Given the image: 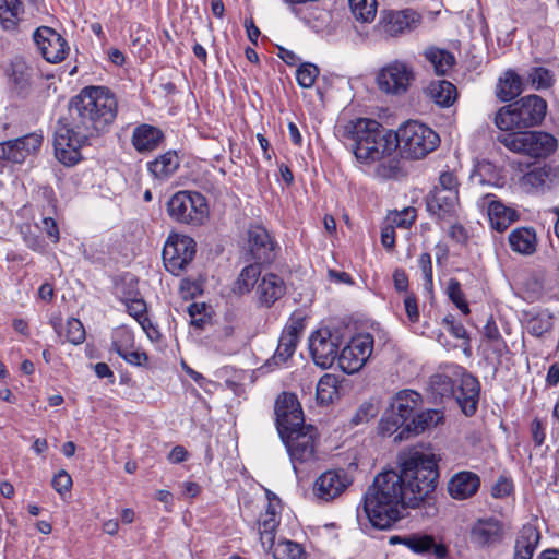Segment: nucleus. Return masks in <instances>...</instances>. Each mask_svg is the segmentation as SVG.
I'll use <instances>...</instances> for the list:
<instances>
[{
	"label": "nucleus",
	"instance_id": "nucleus-8",
	"mask_svg": "<svg viewBox=\"0 0 559 559\" xmlns=\"http://www.w3.org/2000/svg\"><path fill=\"white\" fill-rule=\"evenodd\" d=\"M289 454L293 467L296 473L302 465H311L317 462V448L319 435L316 427L305 425L280 435Z\"/></svg>",
	"mask_w": 559,
	"mask_h": 559
},
{
	"label": "nucleus",
	"instance_id": "nucleus-23",
	"mask_svg": "<svg viewBox=\"0 0 559 559\" xmlns=\"http://www.w3.org/2000/svg\"><path fill=\"white\" fill-rule=\"evenodd\" d=\"M286 294L284 280L275 273H265L261 276L257 287L255 296L259 307L271 308Z\"/></svg>",
	"mask_w": 559,
	"mask_h": 559
},
{
	"label": "nucleus",
	"instance_id": "nucleus-42",
	"mask_svg": "<svg viewBox=\"0 0 559 559\" xmlns=\"http://www.w3.org/2000/svg\"><path fill=\"white\" fill-rule=\"evenodd\" d=\"M526 80L536 91L550 90L556 83L554 72L544 67L531 68Z\"/></svg>",
	"mask_w": 559,
	"mask_h": 559
},
{
	"label": "nucleus",
	"instance_id": "nucleus-60",
	"mask_svg": "<svg viewBox=\"0 0 559 559\" xmlns=\"http://www.w3.org/2000/svg\"><path fill=\"white\" fill-rule=\"evenodd\" d=\"M128 364L133 366H145L148 361V356L145 352H141L138 349H128L121 356Z\"/></svg>",
	"mask_w": 559,
	"mask_h": 559
},
{
	"label": "nucleus",
	"instance_id": "nucleus-12",
	"mask_svg": "<svg viewBox=\"0 0 559 559\" xmlns=\"http://www.w3.org/2000/svg\"><path fill=\"white\" fill-rule=\"evenodd\" d=\"M373 336L369 333L358 334L340 352V368L348 374L359 371L373 349Z\"/></svg>",
	"mask_w": 559,
	"mask_h": 559
},
{
	"label": "nucleus",
	"instance_id": "nucleus-41",
	"mask_svg": "<svg viewBox=\"0 0 559 559\" xmlns=\"http://www.w3.org/2000/svg\"><path fill=\"white\" fill-rule=\"evenodd\" d=\"M338 396V379L335 374L325 373L317 384V401L329 405Z\"/></svg>",
	"mask_w": 559,
	"mask_h": 559
},
{
	"label": "nucleus",
	"instance_id": "nucleus-45",
	"mask_svg": "<svg viewBox=\"0 0 559 559\" xmlns=\"http://www.w3.org/2000/svg\"><path fill=\"white\" fill-rule=\"evenodd\" d=\"M298 344V340L292 336H288L284 333L281 334L277 348L271 358V361L275 366L284 365L289 358L293 357L296 347Z\"/></svg>",
	"mask_w": 559,
	"mask_h": 559
},
{
	"label": "nucleus",
	"instance_id": "nucleus-38",
	"mask_svg": "<svg viewBox=\"0 0 559 559\" xmlns=\"http://www.w3.org/2000/svg\"><path fill=\"white\" fill-rule=\"evenodd\" d=\"M260 275V263L257 262L245 266L234 283L233 292L240 296L249 294L254 287H257L261 278Z\"/></svg>",
	"mask_w": 559,
	"mask_h": 559
},
{
	"label": "nucleus",
	"instance_id": "nucleus-16",
	"mask_svg": "<svg viewBox=\"0 0 559 559\" xmlns=\"http://www.w3.org/2000/svg\"><path fill=\"white\" fill-rule=\"evenodd\" d=\"M347 473L343 469H330L322 473L314 481L312 491L316 498L330 502L340 497L350 485Z\"/></svg>",
	"mask_w": 559,
	"mask_h": 559
},
{
	"label": "nucleus",
	"instance_id": "nucleus-9",
	"mask_svg": "<svg viewBox=\"0 0 559 559\" xmlns=\"http://www.w3.org/2000/svg\"><path fill=\"white\" fill-rule=\"evenodd\" d=\"M167 213L179 224L201 226L209 217L205 197L197 191H178L167 202Z\"/></svg>",
	"mask_w": 559,
	"mask_h": 559
},
{
	"label": "nucleus",
	"instance_id": "nucleus-59",
	"mask_svg": "<svg viewBox=\"0 0 559 559\" xmlns=\"http://www.w3.org/2000/svg\"><path fill=\"white\" fill-rule=\"evenodd\" d=\"M443 324L447 330L456 338H463L468 341L467 331L461 322H457L453 316H447L443 319Z\"/></svg>",
	"mask_w": 559,
	"mask_h": 559
},
{
	"label": "nucleus",
	"instance_id": "nucleus-37",
	"mask_svg": "<svg viewBox=\"0 0 559 559\" xmlns=\"http://www.w3.org/2000/svg\"><path fill=\"white\" fill-rule=\"evenodd\" d=\"M429 97L441 107L451 106L456 99V87L449 81L431 82L427 88Z\"/></svg>",
	"mask_w": 559,
	"mask_h": 559
},
{
	"label": "nucleus",
	"instance_id": "nucleus-6",
	"mask_svg": "<svg viewBox=\"0 0 559 559\" xmlns=\"http://www.w3.org/2000/svg\"><path fill=\"white\" fill-rule=\"evenodd\" d=\"M395 152L407 159H420L433 152L440 144L438 133L428 126L407 121L394 132Z\"/></svg>",
	"mask_w": 559,
	"mask_h": 559
},
{
	"label": "nucleus",
	"instance_id": "nucleus-63",
	"mask_svg": "<svg viewBox=\"0 0 559 559\" xmlns=\"http://www.w3.org/2000/svg\"><path fill=\"white\" fill-rule=\"evenodd\" d=\"M404 307L409 321L413 323L417 322L419 320V309L414 294L406 295L404 299Z\"/></svg>",
	"mask_w": 559,
	"mask_h": 559
},
{
	"label": "nucleus",
	"instance_id": "nucleus-57",
	"mask_svg": "<svg viewBox=\"0 0 559 559\" xmlns=\"http://www.w3.org/2000/svg\"><path fill=\"white\" fill-rule=\"evenodd\" d=\"M432 190H439L440 192L459 195V180L452 171H443L439 176L438 185Z\"/></svg>",
	"mask_w": 559,
	"mask_h": 559
},
{
	"label": "nucleus",
	"instance_id": "nucleus-33",
	"mask_svg": "<svg viewBox=\"0 0 559 559\" xmlns=\"http://www.w3.org/2000/svg\"><path fill=\"white\" fill-rule=\"evenodd\" d=\"M508 242L513 252L530 257L537 251L538 238L533 227H518L509 234Z\"/></svg>",
	"mask_w": 559,
	"mask_h": 559
},
{
	"label": "nucleus",
	"instance_id": "nucleus-26",
	"mask_svg": "<svg viewBox=\"0 0 559 559\" xmlns=\"http://www.w3.org/2000/svg\"><path fill=\"white\" fill-rule=\"evenodd\" d=\"M249 250L258 263H271L275 259V242L262 226L249 230Z\"/></svg>",
	"mask_w": 559,
	"mask_h": 559
},
{
	"label": "nucleus",
	"instance_id": "nucleus-35",
	"mask_svg": "<svg viewBox=\"0 0 559 559\" xmlns=\"http://www.w3.org/2000/svg\"><path fill=\"white\" fill-rule=\"evenodd\" d=\"M180 159L175 151H168L147 163L148 173L157 180H168L179 168Z\"/></svg>",
	"mask_w": 559,
	"mask_h": 559
},
{
	"label": "nucleus",
	"instance_id": "nucleus-10",
	"mask_svg": "<svg viewBox=\"0 0 559 559\" xmlns=\"http://www.w3.org/2000/svg\"><path fill=\"white\" fill-rule=\"evenodd\" d=\"M197 243L186 235H170L163 249V262L173 275H181L193 261Z\"/></svg>",
	"mask_w": 559,
	"mask_h": 559
},
{
	"label": "nucleus",
	"instance_id": "nucleus-4",
	"mask_svg": "<svg viewBox=\"0 0 559 559\" xmlns=\"http://www.w3.org/2000/svg\"><path fill=\"white\" fill-rule=\"evenodd\" d=\"M547 112V102L538 95H527L502 106L495 115L496 127L506 132L539 126Z\"/></svg>",
	"mask_w": 559,
	"mask_h": 559
},
{
	"label": "nucleus",
	"instance_id": "nucleus-32",
	"mask_svg": "<svg viewBox=\"0 0 559 559\" xmlns=\"http://www.w3.org/2000/svg\"><path fill=\"white\" fill-rule=\"evenodd\" d=\"M524 91L522 76L513 69L506 70L498 79L495 88L496 97L503 102L514 100Z\"/></svg>",
	"mask_w": 559,
	"mask_h": 559
},
{
	"label": "nucleus",
	"instance_id": "nucleus-28",
	"mask_svg": "<svg viewBox=\"0 0 559 559\" xmlns=\"http://www.w3.org/2000/svg\"><path fill=\"white\" fill-rule=\"evenodd\" d=\"M164 140V132L148 123L135 127L131 136L132 146L139 154H147L157 150Z\"/></svg>",
	"mask_w": 559,
	"mask_h": 559
},
{
	"label": "nucleus",
	"instance_id": "nucleus-14",
	"mask_svg": "<svg viewBox=\"0 0 559 559\" xmlns=\"http://www.w3.org/2000/svg\"><path fill=\"white\" fill-rule=\"evenodd\" d=\"M309 349L314 364L323 369L333 365L338 359V336L328 329L316 331L309 338Z\"/></svg>",
	"mask_w": 559,
	"mask_h": 559
},
{
	"label": "nucleus",
	"instance_id": "nucleus-24",
	"mask_svg": "<svg viewBox=\"0 0 559 559\" xmlns=\"http://www.w3.org/2000/svg\"><path fill=\"white\" fill-rule=\"evenodd\" d=\"M420 20V15L413 10L383 11L381 15L383 32L392 37L414 29Z\"/></svg>",
	"mask_w": 559,
	"mask_h": 559
},
{
	"label": "nucleus",
	"instance_id": "nucleus-21",
	"mask_svg": "<svg viewBox=\"0 0 559 559\" xmlns=\"http://www.w3.org/2000/svg\"><path fill=\"white\" fill-rule=\"evenodd\" d=\"M480 206L487 210L491 228L499 233L504 231L512 223L519 219L518 212L497 200L493 194L484 195Z\"/></svg>",
	"mask_w": 559,
	"mask_h": 559
},
{
	"label": "nucleus",
	"instance_id": "nucleus-31",
	"mask_svg": "<svg viewBox=\"0 0 559 559\" xmlns=\"http://www.w3.org/2000/svg\"><path fill=\"white\" fill-rule=\"evenodd\" d=\"M403 545L416 554L431 555L436 559H444L448 556L447 546L437 544L433 536L427 534H412L405 536Z\"/></svg>",
	"mask_w": 559,
	"mask_h": 559
},
{
	"label": "nucleus",
	"instance_id": "nucleus-19",
	"mask_svg": "<svg viewBox=\"0 0 559 559\" xmlns=\"http://www.w3.org/2000/svg\"><path fill=\"white\" fill-rule=\"evenodd\" d=\"M41 144L43 136L36 133L2 142L0 143V159L21 164L28 155L37 152Z\"/></svg>",
	"mask_w": 559,
	"mask_h": 559
},
{
	"label": "nucleus",
	"instance_id": "nucleus-20",
	"mask_svg": "<svg viewBox=\"0 0 559 559\" xmlns=\"http://www.w3.org/2000/svg\"><path fill=\"white\" fill-rule=\"evenodd\" d=\"M426 207L429 214L437 221L453 223L457 218L460 209L459 195L452 192L443 193L432 190L426 197Z\"/></svg>",
	"mask_w": 559,
	"mask_h": 559
},
{
	"label": "nucleus",
	"instance_id": "nucleus-40",
	"mask_svg": "<svg viewBox=\"0 0 559 559\" xmlns=\"http://www.w3.org/2000/svg\"><path fill=\"white\" fill-rule=\"evenodd\" d=\"M425 57L439 75H445L455 64L454 56L444 49L430 47L425 51Z\"/></svg>",
	"mask_w": 559,
	"mask_h": 559
},
{
	"label": "nucleus",
	"instance_id": "nucleus-43",
	"mask_svg": "<svg viewBox=\"0 0 559 559\" xmlns=\"http://www.w3.org/2000/svg\"><path fill=\"white\" fill-rule=\"evenodd\" d=\"M349 8L355 20L362 23H371L377 14V0H348Z\"/></svg>",
	"mask_w": 559,
	"mask_h": 559
},
{
	"label": "nucleus",
	"instance_id": "nucleus-64",
	"mask_svg": "<svg viewBox=\"0 0 559 559\" xmlns=\"http://www.w3.org/2000/svg\"><path fill=\"white\" fill-rule=\"evenodd\" d=\"M43 230L49 237L53 243H58L60 240V233L57 222L51 217H45L43 219Z\"/></svg>",
	"mask_w": 559,
	"mask_h": 559
},
{
	"label": "nucleus",
	"instance_id": "nucleus-7",
	"mask_svg": "<svg viewBox=\"0 0 559 559\" xmlns=\"http://www.w3.org/2000/svg\"><path fill=\"white\" fill-rule=\"evenodd\" d=\"M497 141L509 151L532 158H546L558 146L557 139L550 133L543 131L499 134Z\"/></svg>",
	"mask_w": 559,
	"mask_h": 559
},
{
	"label": "nucleus",
	"instance_id": "nucleus-17",
	"mask_svg": "<svg viewBox=\"0 0 559 559\" xmlns=\"http://www.w3.org/2000/svg\"><path fill=\"white\" fill-rule=\"evenodd\" d=\"M480 383L476 377L462 367L452 397L466 416H473L478 407Z\"/></svg>",
	"mask_w": 559,
	"mask_h": 559
},
{
	"label": "nucleus",
	"instance_id": "nucleus-2",
	"mask_svg": "<svg viewBox=\"0 0 559 559\" xmlns=\"http://www.w3.org/2000/svg\"><path fill=\"white\" fill-rule=\"evenodd\" d=\"M71 121H59L55 131L56 158L66 166L82 159L81 148L106 132L118 114L116 95L105 86H86L70 102Z\"/></svg>",
	"mask_w": 559,
	"mask_h": 559
},
{
	"label": "nucleus",
	"instance_id": "nucleus-11",
	"mask_svg": "<svg viewBox=\"0 0 559 559\" xmlns=\"http://www.w3.org/2000/svg\"><path fill=\"white\" fill-rule=\"evenodd\" d=\"M414 80L415 73L412 66L400 60L385 64L377 75L379 90L394 96L406 94Z\"/></svg>",
	"mask_w": 559,
	"mask_h": 559
},
{
	"label": "nucleus",
	"instance_id": "nucleus-47",
	"mask_svg": "<svg viewBox=\"0 0 559 559\" xmlns=\"http://www.w3.org/2000/svg\"><path fill=\"white\" fill-rule=\"evenodd\" d=\"M380 412V401L371 397L359 405L352 418V424L360 425L370 421Z\"/></svg>",
	"mask_w": 559,
	"mask_h": 559
},
{
	"label": "nucleus",
	"instance_id": "nucleus-49",
	"mask_svg": "<svg viewBox=\"0 0 559 559\" xmlns=\"http://www.w3.org/2000/svg\"><path fill=\"white\" fill-rule=\"evenodd\" d=\"M133 346L134 336L129 330L119 328L114 332L111 349L115 350L119 356H121L128 349L133 348Z\"/></svg>",
	"mask_w": 559,
	"mask_h": 559
},
{
	"label": "nucleus",
	"instance_id": "nucleus-29",
	"mask_svg": "<svg viewBox=\"0 0 559 559\" xmlns=\"http://www.w3.org/2000/svg\"><path fill=\"white\" fill-rule=\"evenodd\" d=\"M423 405L421 395L413 390H402L397 392L391 403V411L395 413L406 426L420 411Z\"/></svg>",
	"mask_w": 559,
	"mask_h": 559
},
{
	"label": "nucleus",
	"instance_id": "nucleus-34",
	"mask_svg": "<svg viewBox=\"0 0 559 559\" xmlns=\"http://www.w3.org/2000/svg\"><path fill=\"white\" fill-rule=\"evenodd\" d=\"M552 181V169L549 166L535 167L524 174L520 179V186L527 193L544 192Z\"/></svg>",
	"mask_w": 559,
	"mask_h": 559
},
{
	"label": "nucleus",
	"instance_id": "nucleus-46",
	"mask_svg": "<svg viewBox=\"0 0 559 559\" xmlns=\"http://www.w3.org/2000/svg\"><path fill=\"white\" fill-rule=\"evenodd\" d=\"M539 531L532 524L523 525L515 539V548H527L535 551L539 544Z\"/></svg>",
	"mask_w": 559,
	"mask_h": 559
},
{
	"label": "nucleus",
	"instance_id": "nucleus-62",
	"mask_svg": "<svg viewBox=\"0 0 559 559\" xmlns=\"http://www.w3.org/2000/svg\"><path fill=\"white\" fill-rule=\"evenodd\" d=\"M71 486H72V478H71V476L66 471H60L52 478V487L59 493H63L66 491H69Z\"/></svg>",
	"mask_w": 559,
	"mask_h": 559
},
{
	"label": "nucleus",
	"instance_id": "nucleus-44",
	"mask_svg": "<svg viewBox=\"0 0 559 559\" xmlns=\"http://www.w3.org/2000/svg\"><path fill=\"white\" fill-rule=\"evenodd\" d=\"M406 427L404 423L391 408L386 409L378 425V431L382 437L400 436L403 428Z\"/></svg>",
	"mask_w": 559,
	"mask_h": 559
},
{
	"label": "nucleus",
	"instance_id": "nucleus-36",
	"mask_svg": "<svg viewBox=\"0 0 559 559\" xmlns=\"http://www.w3.org/2000/svg\"><path fill=\"white\" fill-rule=\"evenodd\" d=\"M290 12L317 32L323 29L330 20V13L313 3L292 9Z\"/></svg>",
	"mask_w": 559,
	"mask_h": 559
},
{
	"label": "nucleus",
	"instance_id": "nucleus-1",
	"mask_svg": "<svg viewBox=\"0 0 559 559\" xmlns=\"http://www.w3.org/2000/svg\"><path fill=\"white\" fill-rule=\"evenodd\" d=\"M438 463L419 451L401 457L400 471L379 474L364 496V511L372 527L390 530L405 508L419 507L437 487Z\"/></svg>",
	"mask_w": 559,
	"mask_h": 559
},
{
	"label": "nucleus",
	"instance_id": "nucleus-39",
	"mask_svg": "<svg viewBox=\"0 0 559 559\" xmlns=\"http://www.w3.org/2000/svg\"><path fill=\"white\" fill-rule=\"evenodd\" d=\"M21 0H0V24L7 31H14L21 20Z\"/></svg>",
	"mask_w": 559,
	"mask_h": 559
},
{
	"label": "nucleus",
	"instance_id": "nucleus-56",
	"mask_svg": "<svg viewBox=\"0 0 559 559\" xmlns=\"http://www.w3.org/2000/svg\"><path fill=\"white\" fill-rule=\"evenodd\" d=\"M306 318L300 312H294L288 319L286 325L284 326L282 333L297 338L299 337L305 329Z\"/></svg>",
	"mask_w": 559,
	"mask_h": 559
},
{
	"label": "nucleus",
	"instance_id": "nucleus-13",
	"mask_svg": "<svg viewBox=\"0 0 559 559\" xmlns=\"http://www.w3.org/2000/svg\"><path fill=\"white\" fill-rule=\"evenodd\" d=\"M33 39L47 62L59 63L68 56L69 46L67 40L51 27H38L33 34Z\"/></svg>",
	"mask_w": 559,
	"mask_h": 559
},
{
	"label": "nucleus",
	"instance_id": "nucleus-18",
	"mask_svg": "<svg viewBox=\"0 0 559 559\" xmlns=\"http://www.w3.org/2000/svg\"><path fill=\"white\" fill-rule=\"evenodd\" d=\"M504 525L497 518L478 519L471 527V543L480 548L500 544L504 538Z\"/></svg>",
	"mask_w": 559,
	"mask_h": 559
},
{
	"label": "nucleus",
	"instance_id": "nucleus-52",
	"mask_svg": "<svg viewBox=\"0 0 559 559\" xmlns=\"http://www.w3.org/2000/svg\"><path fill=\"white\" fill-rule=\"evenodd\" d=\"M318 75L319 69L316 64L304 63L298 68L296 79L301 87L309 88L314 84Z\"/></svg>",
	"mask_w": 559,
	"mask_h": 559
},
{
	"label": "nucleus",
	"instance_id": "nucleus-3",
	"mask_svg": "<svg viewBox=\"0 0 559 559\" xmlns=\"http://www.w3.org/2000/svg\"><path fill=\"white\" fill-rule=\"evenodd\" d=\"M357 160L371 164L395 152L394 132L374 119L359 118L346 126Z\"/></svg>",
	"mask_w": 559,
	"mask_h": 559
},
{
	"label": "nucleus",
	"instance_id": "nucleus-61",
	"mask_svg": "<svg viewBox=\"0 0 559 559\" xmlns=\"http://www.w3.org/2000/svg\"><path fill=\"white\" fill-rule=\"evenodd\" d=\"M418 264L424 275L426 285L432 286V260L431 255L424 252L419 255Z\"/></svg>",
	"mask_w": 559,
	"mask_h": 559
},
{
	"label": "nucleus",
	"instance_id": "nucleus-25",
	"mask_svg": "<svg viewBox=\"0 0 559 559\" xmlns=\"http://www.w3.org/2000/svg\"><path fill=\"white\" fill-rule=\"evenodd\" d=\"M460 374H462V367L455 364L444 365L432 374L429 380V390L435 399H451Z\"/></svg>",
	"mask_w": 559,
	"mask_h": 559
},
{
	"label": "nucleus",
	"instance_id": "nucleus-22",
	"mask_svg": "<svg viewBox=\"0 0 559 559\" xmlns=\"http://www.w3.org/2000/svg\"><path fill=\"white\" fill-rule=\"evenodd\" d=\"M10 93L19 98H26L29 95L33 83V70L21 58L11 61L7 69Z\"/></svg>",
	"mask_w": 559,
	"mask_h": 559
},
{
	"label": "nucleus",
	"instance_id": "nucleus-58",
	"mask_svg": "<svg viewBox=\"0 0 559 559\" xmlns=\"http://www.w3.org/2000/svg\"><path fill=\"white\" fill-rule=\"evenodd\" d=\"M513 491V483L506 476H500L491 488V496L496 499H503Z\"/></svg>",
	"mask_w": 559,
	"mask_h": 559
},
{
	"label": "nucleus",
	"instance_id": "nucleus-53",
	"mask_svg": "<svg viewBox=\"0 0 559 559\" xmlns=\"http://www.w3.org/2000/svg\"><path fill=\"white\" fill-rule=\"evenodd\" d=\"M66 338L74 345L82 344L85 341V329L79 319H68Z\"/></svg>",
	"mask_w": 559,
	"mask_h": 559
},
{
	"label": "nucleus",
	"instance_id": "nucleus-54",
	"mask_svg": "<svg viewBox=\"0 0 559 559\" xmlns=\"http://www.w3.org/2000/svg\"><path fill=\"white\" fill-rule=\"evenodd\" d=\"M127 310L143 328L146 330V323H150V319L146 316V304L143 299H131L127 302Z\"/></svg>",
	"mask_w": 559,
	"mask_h": 559
},
{
	"label": "nucleus",
	"instance_id": "nucleus-50",
	"mask_svg": "<svg viewBox=\"0 0 559 559\" xmlns=\"http://www.w3.org/2000/svg\"><path fill=\"white\" fill-rule=\"evenodd\" d=\"M450 300L464 313H469L468 304L465 300V294L461 288V283L456 278H450L447 287Z\"/></svg>",
	"mask_w": 559,
	"mask_h": 559
},
{
	"label": "nucleus",
	"instance_id": "nucleus-51",
	"mask_svg": "<svg viewBox=\"0 0 559 559\" xmlns=\"http://www.w3.org/2000/svg\"><path fill=\"white\" fill-rule=\"evenodd\" d=\"M484 335L488 341L493 343L495 352L497 354L502 355V353L507 350L508 346L502 340L500 331L492 317L487 320V323L484 326Z\"/></svg>",
	"mask_w": 559,
	"mask_h": 559
},
{
	"label": "nucleus",
	"instance_id": "nucleus-55",
	"mask_svg": "<svg viewBox=\"0 0 559 559\" xmlns=\"http://www.w3.org/2000/svg\"><path fill=\"white\" fill-rule=\"evenodd\" d=\"M416 218V210L414 207H406L401 212L392 213L389 216L391 226L399 228H409Z\"/></svg>",
	"mask_w": 559,
	"mask_h": 559
},
{
	"label": "nucleus",
	"instance_id": "nucleus-5",
	"mask_svg": "<svg viewBox=\"0 0 559 559\" xmlns=\"http://www.w3.org/2000/svg\"><path fill=\"white\" fill-rule=\"evenodd\" d=\"M266 510L258 520L261 545L264 550L272 551L274 559H306L304 547L293 540L281 539L275 543L276 528L280 525L278 509L281 500L267 492Z\"/></svg>",
	"mask_w": 559,
	"mask_h": 559
},
{
	"label": "nucleus",
	"instance_id": "nucleus-30",
	"mask_svg": "<svg viewBox=\"0 0 559 559\" xmlns=\"http://www.w3.org/2000/svg\"><path fill=\"white\" fill-rule=\"evenodd\" d=\"M479 487V476L469 471L456 473L448 484L450 496L457 500H464L473 497L478 491Z\"/></svg>",
	"mask_w": 559,
	"mask_h": 559
},
{
	"label": "nucleus",
	"instance_id": "nucleus-15",
	"mask_svg": "<svg viewBox=\"0 0 559 559\" xmlns=\"http://www.w3.org/2000/svg\"><path fill=\"white\" fill-rule=\"evenodd\" d=\"M276 428L280 435L305 426L304 413L297 396L283 392L275 401Z\"/></svg>",
	"mask_w": 559,
	"mask_h": 559
},
{
	"label": "nucleus",
	"instance_id": "nucleus-48",
	"mask_svg": "<svg viewBox=\"0 0 559 559\" xmlns=\"http://www.w3.org/2000/svg\"><path fill=\"white\" fill-rule=\"evenodd\" d=\"M552 329V316L538 313L527 322V331L531 335L542 337Z\"/></svg>",
	"mask_w": 559,
	"mask_h": 559
},
{
	"label": "nucleus",
	"instance_id": "nucleus-27",
	"mask_svg": "<svg viewBox=\"0 0 559 559\" xmlns=\"http://www.w3.org/2000/svg\"><path fill=\"white\" fill-rule=\"evenodd\" d=\"M444 415L440 409H427L424 412H417L416 416L411 423L403 428L400 436L395 437V442L409 439L412 436H417L426 430L435 428L443 424Z\"/></svg>",
	"mask_w": 559,
	"mask_h": 559
}]
</instances>
